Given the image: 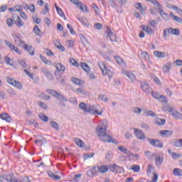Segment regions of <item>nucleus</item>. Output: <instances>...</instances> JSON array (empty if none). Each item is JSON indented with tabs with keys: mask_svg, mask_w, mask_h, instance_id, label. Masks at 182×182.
Listing matches in <instances>:
<instances>
[{
	"mask_svg": "<svg viewBox=\"0 0 182 182\" xmlns=\"http://www.w3.org/2000/svg\"><path fill=\"white\" fill-rule=\"evenodd\" d=\"M70 63L73 65V66H75V68H79V64L77 63V61L75 60L74 58H70Z\"/></svg>",
	"mask_w": 182,
	"mask_h": 182,
	"instance_id": "69168bd1",
	"label": "nucleus"
},
{
	"mask_svg": "<svg viewBox=\"0 0 182 182\" xmlns=\"http://www.w3.org/2000/svg\"><path fill=\"white\" fill-rule=\"evenodd\" d=\"M168 33H171V35H173L175 36H178V35H180V29L173 28H166L164 31V36H167Z\"/></svg>",
	"mask_w": 182,
	"mask_h": 182,
	"instance_id": "39448f33",
	"label": "nucleus"
},
{
	"mask_svg": "<svg viewBox=\"0 0 182 182\" xmlns=\"http://www.w3.org/2000/svg\"><path fill=\"white\" fill-rule=\"evenodd\" d=\"M37 105H38L39 107L43 109L44 110H48V105L43 102L38 101L37 102Z\"/></svg>",
	"mask_w": 182,
	"mask_h": 182,
	"instance_id": "c9c22d12",
	"label": "nucleus"
},
{
	"mask_svg": "<svg viewBox=\"0 0 182 182\" xmlns=\"http://www.w3.org/2000/svg\"><path fill=\"white\" fill-rule=\"evenodd\" d=\"M3 178L8 182H19V180L18 178L14 177V174L4 175Z\"/></svg>",
	"mask_w": 182,
	"mask_h": 182,
	"instance_id": "2eb2a0df",
	"label": "nucleus"
},
{
	"mask_svg": "<svg viewBox=\"0 0 182 182\" xmlns=\"http://www.w3.org/2000/svg\"><path fill=\"white\" fill-rule=\"evenodd\" d=\"M117 63H118V65H124V62H123V60L122 59V58L120 57H118V56H114Z\"/></svg>",
	"mask_w": 182,
	"mask_h": 182,
	"instance_id": "4d7b16f0",
	"label": "nucleus"
},
{
	"mask_svg": "<svg viewBox=\"0 0 182 182\" xmlns=\"http://www.w3.org/2000/svg\"><path fill=\"white\" fill-rule=\"evenodd\" d=\"M134 134L139 140H146V135H144V132H143L141 129L136 128L134 131Z\"/></svg>",
	"mask_w": 182,
	"mask_h": 182,
	"instance_id": "6e6552de",
	"label": "nucleus"
},
{
	"mask_svg": "<svg viewBox=\"0 0 182 182\" xmlns=\"http://www.w3.org/2000/svg\"><path fill=\"white\" fill-rule=\"evenodd\" d=\"M12 36L16 45H18V46H23L25 45V41L22 40V36L21 34H13Z\"/></svg>",
	"mask_w": 182,
	"mask_h": 182,
	"instance_id": "423d86ee",
	"label": "nucleus"
},
{
	"mask_svg": "<svg viewBox=\"0 0 182 182\" xmlns=\"http://www.w3.org/2000/svg\"><path fill=\"white\" fill-rule=\"evenodd\" d=\"M173 174L177 177H180L182 176V170L178 168H176L173 169Z\"/></svg>",
	"mask_w": 182,
	"mask_h": 182,
	"instance_id": "58836bf2",
	"label": "nucleus"
},
{
	"mask_svg": "<svg viewBox=\"0 0 182 182\" xmlns=\"http://www.w3.org/2000/svg\"><path fill=\"white\" fill-rule=\"evenodd\" d=\"M0 117L2 120H5L8 123H11V122H12V118H11V116H9V114L7 113H2L0 115Z\"/></svg>",
	"mask_w": 182,
	"mask_h": 182,
	"instance_id": "aec40b11",
	"label": "nucleus"
},
{
	"mask_svg": "<svg viewBox=\"0 0 182 182\" xmlns=\"http://www.w3.org/2000/svg\"><path fill=\"white\" fill-rule=\"evenodd\" d=\"M172 158L176 160V159H180L182 157V154H178V153H176V152H173L172 154Z\"/></svg>",
	"mask_w": 182,
	"mask_h": 182,
	"instance_id": "680f3d73",
	"label": "nucleus"
},
{
	"mask_svg": "<svg viewBox=\"0 0 182 182\" xmlns=\"http://www.w3.org/2000/svg\"><path fill=\"white\" fill-rule=\"evenodd\" d=\"M55 68L58 72H65V70H66V68H65V65H62V63L55 64Z\"/></svg>",
	"mask_w": 182,
	"mask_h": 182,
	"instance_id": "2f4dec72",
	"label": "nucleus"
},
{
	"mask_svg": "<svg viewBox=\"0 0 182 182\" xmlns=\"http://www.w3.org/2000/svg\"><path fill=\"white\" fill-rule=\"evenodd\" d=\"M44 52L45 53H46L47 56H53V55H55L53 54V52H52V50L48 48H46Z\"/></svg>",
	"mask_w": 182,
	"mask_h": 182,
	"instance_id": "774afa93",
	"label": "nucleus"
},
{
	"mask_svg": "<svg viewBox=\"0 0 182 182\" xmlns=\"http://www.w3.org/2000/svg\"><path fill=\"white\" fill-rule=\"evenodd\" d=\"M98 97L100 100H102L103 102H109V98L105 95H100Z\"/></svg>",
	"mask_w": 182,
	"mask_h": 182,
	"instance_id": "052dcab7",
	"label": "nucleus"
},
{
	"mask_svg": "<svg viewBox=\"0 0 182 182\" xmlns=\"http://www.w3.org/2000/svg\"><path fill=\"white\" fill-rule=\"evenodd\" d=\"M171 113L173 119H176V120L182 119V114L177 110L173 109Z\"/></svg>",
	"mask_w": 182,
	"mask_h": 182,
	"instance_id": "f3484780",
	"label": "nucleus"
},
{
	"mask_svg": "<svg viewBox=\"0 0 182 182\" xmlns=\"http://www.w3.org/2000/svg\"><path fill=\"white\" fill-rule=\"evenodd\" d=\"M74 141L77 146H78V147H81L82 149L85 147V142H83V141H82L80 139L75 138Z\"/></svg>",
	"mask_w": 182,
	"mask_h": 182,
	"instance_id": "c85d7f7f",
	"label": "nucleus"
},
{
	"mask_svg": "<svg viewBox=\"0 0 182 182\" xmlns=\"http://www.w3.org/2000/svg\"><path fill=\"white\" fill-rule=\"evenodd\" d=\"M170 5L168 3L166 4V6L170 9H173V11H176L180 15H182V9L181 8H178L176 6H168Z\"/></svg>",
	"mask_w": 182,
	"mask_h": 182,
	"instance_id": "bb28decb",
	"label": "nucleus"
},
{
	"mask_svg": "<svg viewBox=\"0 0 182 182\" xmlns=\"http://www.w3.org/2000/svg\"><path fill=\"white\" fill-rule=\"evenodd\" d=\"M48 176L51 178H54V180H60V176H58V175H55L52 171H48Z\"/></svg>",
	"mask_w": 182,
	"mask_h": 182,
	"instance_id": "ea45409f",
	"label": "nucleus"
},
{
	"mask_svg": "<svg viewBox=\"0 0 182 182\" xmlns=\"http://www.w3.org/2000/svg\"><path fill=\"white\" fill-rule=\"evenodd\" d=\"M155 161H156V166H157L158 167L161 166L163 163V157L156 156L155 157Z\"/></svg>",
	"mask_w": 182,
	"mask_h": 182,
	"instance_id": "72a5a7b5",
	"label": "nucleus"
},
{
	"mask_svg": "<svg viewBox=\"0 0 182 182\" xmlns=\"http://www.w3.org/2000/svg\"><path fill=\"white\" fill-rule=\"evenodd\" d=\"M170 16L173 19V21H176V22H178V23H182V18L175 16L173 13H170Z\"/></svg>",
	"mask_w": 182,
	"mask_h": 182,
	"instance_id": "473e14b6",
	"label": "nucleus"
},
{
	"mask_svg": "<svg viewBox=\"0 0 182 182\" xmlns=\"http://www.w3.org/2000/svg\"><path fill=\"white\" fill-rule=\"evenodd\" d=\"M23 48L25 49V50H27L28 52L29 55L31 56H33L35 55V48L32 47V46H29L24 43V45H23Z\"/></svg>",
	"mask_w": 182,
	"mask_h": 182,
	"instance_id": "f8f14e48",
	"label": "nucleus"
},
{
	"mask_svg": "<svg viewBox=\"0 0 182 182\" xmlns=\"http://www.w3.org/2000/svg\"><path fill=\"white\" fill-rule=\"evenodd\" d=\"M80 66L82 68V69H83L85 72H86V73H89V72H90V67H89L86 63H80Z\"/></svg>",
	"mask_w": 182,
	"mask_h": 182,
	"instance_id": "b1692460",
	"label": "nucleus"
},
{
	"mask_svg": "<svg viewBox=\"0 0 182 182\" xmlns=\"http://www.w3.org/2000/svg\"><path fill=\"white\" fill-rule=\"evenodd\" d=\"M95 167L97 173H107V171L109 170V166H107V165L97 166Z\"/></svg>",
	"mask_w": 182,
	"mask_h": 182,
	"instance_id": "ddd939ff",
	"label": "nucleus"
},
{
	"mask_svg": "<svg viewBox=\"0 0 182 182\" xmlns=\"http://www.w3.org/2000/svg\"><path fill=\"white\" fill-rule=\"evenodd\" d=\"M15 23L17 26H18V28H21V26H23L24 25L23 21L21 20V17L19 16H17V19L16 20Z\"/></svg>",
	"mask_w": 182,
	"mask_h": 182,
	"instance_id": "e433bc0d",
	"label": "nucleus"
},
{
	"mask_svg": "<svg viewBox=\"0 0 182 182\" xmlns=\"http://www.w3.org/2000/svg\"><path fill=\"white\" fill-rule=\"evenodd\" d=\"M122 73L125 76L129 77V79H130L131 82H134V80H136V75H134V74H133V73L126 70H123Z\"/></svg>",
	"mask_w": 182,
	"mask_h": 182,
	"instance_id": "9b49d317",
	"label": "nucleus"
},
{
	"mask_svg": "<svg viewBox=\"0 0 182 182\" xmlns=\"http://www.w3.org/2000/svg\"><path fill=\"white\" fill-rule=\"evenodd\" d=\"M18 63H19V65H21V66H22V68H28V69L31 68V66H28V65H26V63H25V61L22 59H18Z\"/></svg>",
	"mask_w": 182,
	"mask_h": 182,
	"instance_id": "37998d69",
	"label": "nucleus"
},
{
	"mask_svg": "<svg viewBox=\"0 0 182 182\" xmlns=\"http://www.w3.org/2000/svg\"><path fill=\"white\" fill-rule=\"evenodd\" d=\"M154 122L158 126H164L166 124V120L164 119L156 118Z\"/></svg>",
	"mask_w": 182,
	"mask_h": 182,
	"instance_id": "c756f323",
	"label": "nucleus"
},
{
	"mask_svg": "<svg viewBox=\"0 0 182 182\" xmlns=\"http://www.w3.org/2000/svg\"><path fill=\"white\" fill-rule=\"evenodd\" d=\"M4 42H5L6 45H7V46L9 47L10 49H11V50H14V52H16V53H18V55L22 54V52H21L18 48L14 46V44H12V43H11L8 41H5Z\"/></svg>",
	"mask_w": 182,
	"mask_h": 182,
	"instance_id": "4468645a",
	"label": "nucleus"
},
{
	"mask_svg": "<svg viewBox=\"0 0 182 182\" xmlns=\"http://www.w3.org/2000/svg\"><path fill=\"white\" fill-rule=\"evenodd\" d=\"M5 62L7 65H10V66H14V60H11V58L6 57Z\"/></svg>",
	"mask_w": 182,
	"mask_h": 182,
	"instance_id": "864d4df0",
	"label": "nucleus"
},
{
	"mask_svg": "<svg viewBox=\"0 0 182 182\" xmlns=\"http://www.w3.org/2000/svg\"><path fill=\"white\" fill-rule=\"evenodd\" d=\"M96 170H97L96 166H94L92 168L87 171V176H88V177H95V176L97 174V172L96 171Z\"/></svg>",
	"mask_w": 182,
	"mask_h": 182,
	"instance_id": "4be33fe9",
	"label": "nucleus"
},
{
	"mask_svg": "<svg viewBox=\"0 0 182 182\" xmlns=\"http://www.w3.org/2000/svg\"><path fill=\"white\" fill-rule=\"evenodd\" d=\"M154 55L156 58H167V56H168V54L167 53L161 51H154Z\"/></svg>",
	"mask_w": 182,
	"mask_h": 182,
	"instance_id": "6ab92c4d",
	"label": "nucleus"
},
{
	"mask_svg": "<svg viewBox=\"0 0 182 182\" xmlns=\"http://www.w3.org/2000/svg\"><path fill=\"white\" fill-rule=\"evenodd\" d=\"M39 118L41 119V120H42L43 122H48L49 121V118L48 117V116H46L45 114L43 113H41L39 114Z\"/></svg>",
	"mask_w": 182,
	"mask_h": 182,
	"instance_id": "c03bdc74",
	"label": "nucleus"
},
{
	"mask_svg": "<svg viewBox=\"0 0 182 182\" xmlns=\"http://www.w3.org/2000/svg\"><path fill=\"white\" fill-rule=\"evenodd\" d=\"M158 12L161 15V16L166 21H168V14L164 12V10H163V7L161 6V7H158Z\"/></svg>",
	"mask_w": 182,
	"mask_h": 182,
	"instance_id": "dca6fc26",
	"label": "nucleus"
},
{
	"mask_svg": "<svg viewBox=\"0 0 182 182\" xmlns=\"http://www.w3.org/2000/svg\"><path fill=\"white\" fill-rule=\"evenodd\" d=\"M77 20L80 22H81V23L82 25H85V26H89V22L87 21V20L85 18H80L78 17Z\"/></svg>",
	"mask_w": 182,
	"mask_h": 182,
	"instance_id": "a18cd8bd",
	"label": "nucleus"
},
{
	"mask_svg": "<svg viewBox=\"0 0 182 182\" xmlns=\"http://www.w3.org/2000/svg\"><path fill=\"white\" fill-rule=\"evenodd\" d=\"M41 72L48 77V79L52 80L53 76H52V73H50V71L46 68H41Z\"/></svg>",
	"mask_w": 182,
	"mask_h": 182,
	"instance_id": "5701e85b",
	"label": "nucleus"
},
{
	"mask_svg": "<svg viewBox=\"0 0 182 182\" xmlns=\"http://www.w3.org/2000/svg\"><path fill=\"white\" fill-rule=\"evenodd\" d=\"M118 150L122 153H124L125 154H130V151H129V149L124 146H119Z\"/></svg>",
	"mask_w": 182,
	"mask_h": 182,
	"instance_id": "79ce46f5",
	"label": "nucleus"
},
{
	"mask_svg": "<svg viewBox=\"0 0 182 182\" xmlns=\"http://www.w3.org/2000/svg\"><path fill=\"white\" fill-rule=\"evenodd\" d=\"M24 72H25L26 75H27V76L29 77L30 79H33V73H31L27 69H24Z\"/></svg>",
	"mask_w": 182,
	"mask_h": 182,
	"instance_id": "338daca9",
	"label": "nucleus"
},
{
	"mask_svg": "<svg viewBox=\"0 0 182 182\" xmlns=\"http://www.w3.org/2000/svg\"><path fill=\"white\" fill-rule=\"evenodd\" d=\"M14 87H16V89H22V84L18 81H15L14 84L13 85Z\"/></svg>",
	"mask_w": 182,
	"mask_h": 182,
	"instance_id": "0e129e2a",
	"label": "nucleus"
},
{
	"mask_svg": "<svg viewBox=\"0 0 182 182\" xmlns=\"http://www.w3.org/2000/svg\"><path fill=\"white\" fill-rule=\"evenodd\" d=\"M159 134L163 137H170L173 134V131L171 130H163L160 131Z\"/></svg>",
	"mask_w": 182,
	"mask_h": 182,
	"instance_id": "412c9836",
	"label": "nucleus"
},
{
	"mask_svg": "<svg viewBox=\"0 0 182 182\" xmlns=\"http://www.w3.org/2000/svg\"><path fill=\"white\" fill-rule=\"evenodd\" d=\"M39 97L41 98V99H43L44 100H50V96L49 95H46V94L45 93H41Z\"/></svg>",
	"mask_w": 182,
	"mask_h": 182,
	"instance_id": "bf43d9fd",
	"label": "nucleus"
},
{
	"mask_svg": "<svg viewBox=\"0 0 182 182\" xmlns=\"http://www.w3.org/2000/svg\"><path fill=\"white\" fill-rule=\"evenodd\" d=\"M98 65L100 67V69H101L102 75L104 76H108L109 79H111V77H113V73L112 72V70H110V69H107V68L106 67V64H105L104 63H99Z\"/></svg>",
	"mask_w": 182,
	"mask_h": 182,
	"instance_id": "20e7f679",
	"label": "nucleus"
},
{
	"mask_svg": "<svg viewBox=\"0 0 182 182\" xmlns=\"http://www.w3.org/2000/svg\"><path fill=\"white\" fill-rule=\"evenodd\" d=\"M173 108L171 106H165L162 107V110L164 112H168V113H171L173 112Z\"/></svg>",
	"mask_w": 182,
	"mask_h": 182,
	"instance_id": "09e8293b",
	"label": "nucleus"
},
{
	"mask_svg": "<svg viewBox=\"0 0 182 182\" xmlns=\"http://www.w3.org/2000/svg\"><path fill=\"white\" fill-rule=\"evenodd\" d=\"M131 170H132L134 173H139L140 171V166L139 165H132Z\"/></svg>",
	"mask_w": 182,
	"mask_h": 182,
	"instance_id": "8fccbe9b",
	"label": "nucleus"
},
{
	"mask_svg": "<svg viewBox=\"0 0 182 182\" xmlns=\"http://www.w3.org/2000/svg\"><path fill=\"white\" fill-rule=\"evenodd\" d=\"M79 108L82 110L84 113H90V114H98L102 116L103 114V109L98 111L96 109L95 105H86L85 102H80L79 105Z\"/></svg>",
	"mask_w": 182,
	"mask_h": 182,
	"instance_id": "f03ea898",
	"label": "nucleus"
},
{
	"mask_svg": "<svg viewBox=\"0 0 182 182\" xmlns=\"http://www.w3.org/2000/svg\"><path fill=\"white\" fill-rule=\"evenodd\" d=\"M77 8H80L82 12H87V7L82 4V2H80V4L77 5Z\"/></svg>",
	"mask_w": 182,
	"mask_h": 182,
	"instance_id": "5fc2aeb1",
	"label": "nucleus"
},
{
	"mask_svg": "<svg viewBox=\"0 0 182 182\" xmlns=\"http://www.w3.org/2000/svg\"><path fill=\"white\" fill-rule=\"evenodd\" d=\"M143 113H144V116H151V117H157L156 113H154V112H153L151 110L144 109L143 111Z\"/></svg>",
	"mask_w": 182,
	"mask_h": 182,
	"instance_id": "393cba45",
	"label": "nucleus"
},
{
	"mask_svg": "<svg viewBox=\"0 0 182 182\" xmlns=\"http://www.w3.org/2000/svg\"><path fill=\"white\" fill-rule=\"evenodd\" d=\"M46 93H48V95H51V96L56 97V99H58V100L60 102V106H61V107H65V105L63 102H68V100L65 98L62 94L53 90H46Z\"/></svg>",
	"mask_w": 182,
	"mask_h": 182,
	"instance_id": "7ed1b4c3",
	"label": "nucleus"
},
{
	"mask_svg": "<svg viewBox=\"0 0 182 182\" xmlns=\"http://www.w3.org/2000/svg\"><path fill=\"white\" fill-rule=\"evenodd\" d=\"M105 34L107 35V38H109L111 42H116V34L113 33L109 28H107Z\"/></svg>",
	"mask_w": 182,
	"mask_h": 182,
	"instance_id": "1a4fd4ad",
	"label": "nucleus"
},
{
	"mask_svg": "<svg viewBox=\"0 0 182 182\" xmlns=\"http://www.w3.org/2000/svg\"><path fill=\"white\" fill-rule=\"evenodd\" d=\"M56 11L58 14V15H60V16H61V18H63L65 19V21H66V16H65V13H63V11H62L60 9V8H59V6H58V5H56V4H55Z\"/></svg>",
	"mask_w": 182,
	"mask_h": 182,
	"instance_id": "cd10ccee",
	"label": "nucleus"
},
{
	"mask_svg": "<svg viewBox=\"0 0 182 182\" xmlns=\"http://www.w3.org/2000/svg\"><path fill=\"white\" fill-rule=\"evenodd\" d=\"M141 59H144V60H149V59H150V55H149V53L143 52L141 53Z\"/></svg>",
	"mask_w": 182,
	"mask_h": 182,
	"instance_id": "a19ab883",
	"label": "nucleus"
},
{
	"mask_svg": "<svg viewBox=\"0 0 182 182\" xmlns=\"http://www.w3.org/2000/svg\"><path fill=\"white\" fill-rule=\"evenodd\" d=\"M140 156H139L138 154H134L132 152H129V154H128V159L129 160H132L134 161H136L138 159H139Z\"/></svg>",
	"mask_w": 182,
	"mask_h": 182,
	"instance_id": "a878e982",
	"label": "nucleus"
},
{
	"mask_svg": "<svg viewBox=\"0 0 182 182\" xmlns=\"http://www.w3.org/2000/svg\"><path fill=\"white\" fill-rule=\"evenodd\" d=\"M173 64L170 62L166 63L164 64V65L162 68V71L164 73H168L170 72V70L171 69V66Z\"/></svg>",
	"mask_w": 182,
	"mask_h": 182,
	"instance_id": "a211bd4d",
	"label": "nucleus"
},
{
	"mask_svg": "<svg viewBox=\"0 0 182 182\" xmlns=\"http://www.w3.org/2000/svg\"><path fill=\"white\" fill-rule=\"evenodd\" d=\"M33 31L34 33H36V35H37L38 36H42V35H43V33H42V31L39 29V27L38 26H36L34 27Z\"/></svg>",
	"mask_w": 182,
	"mask_h": 182,
	"instance_id": "f704fd0d",
	"label": "nucleus"
},
{
	"mask_svg": "<svg viewBox=\"0 0 182 182\" xmlns=\"http://www.w3.org/2000/svg\"><path fill=\"white\" fill-rule=\"evenodd\" d=\"M141 87L143 92L146 93V95H151V92L153 90H151V87H150V85H149L146 82L141 83Z\"/></svg>",
	"mask_w": 182,
	"mask_h": 182,
	"instance_id": "9d476101",
	"label": "nucleus"
},
{
	"mask_svg": "<svg viewBox=\"0 0 182 182\" xmlns=\"http://www.w3.org/2000/svg\"><path fill=\"white\" fill-rule=\"evenodd\" d=\"M132 112H133V113H135L136 114H140V113H141V112H143V109H141V108H139L137 107H135L132 108Z\"/></svg>",
	"mask_w": 182,
	"mask_h": 182,
	"instance_id": "de8ad7c7",
	"label": "nucleus"
},
{
	"mask_svg": "<svg viewBox=\"0 0 182 182\" xmlns=\"http://www.w3.org/2000/svg\"><path fill=\"white\" fill-rule=\"evenodd\" d=\"M174 147H182V139L176 140L173 141Z\"/></svg>",
	"mask_w": 182,
	"mask_h": 182,
	"instance_id": "603ef678",
	"label": "nucleus"
},
{
	"mask_svg": "<svg viewBox=\"0 0 182 182\" xmlns=\"http://www.w3.org/2000/svg\"><path fill=\"white\" fill-rule=\"evenodd\" d=\"M107 120H102L96 127V134L98 139H100L101 141H104V143H116V140L110 135L107 134Z\"/></svg>",
	"mask_w": 182,
	"mask_h": 182,
	"instance_id": "f257e3e1",
	"label": "nucleus"
},
{
	"mask_svg": "<svg viewBox=\"0 0 182 182\" xmlns=\"http://www.w3.org/2000/svg\"><path fill=\"white\" fill-rule=\"evenodd\" d=\"M147 140L151 146H154V147H159L160 149L163 147V143H161L159 139L148 138Z\"/></svg>",
	"mask_w": 182,
	"mask_h": 182,
	"instance_id": "0eeeda50",
	"label": "nucleus"
},
{
	"mask_svg": "<svg viewBox=\"0 0 182 182\" xmlns=\"http://www.w3.org/2000/svg\"><path fill=\"white\" fill-rule=\"evenodd\" d=\"M143 31L146 32V33H149V35H151V34L154 33V31H153V29H151L149 26L146 27V26H143Z\"/></svg>",
	"mask_w": 182,
	"mask_h": 182,
	"instance_id": "4c0bfd02",
	"label": "nucleus"
},
{
	"mask_svg": "<svg viewBox=\"0 0 182 182\" xmlns=\"http://www.w3.org/2000/svg\"><path fill=\"white\" fill-rule=\"evenodd\" d=\"M95 156V153L85 154L83 155L84 160H87V159H92Z\"/></svg>",
	"mask_w": 182,
	"mask_h": 182,
	"instance_id": "6e6d98bb",
	"label": "nucleus"
},
{
	"mask_svg": "<svg viewBox=\"0 0 182 182\" xmlns=\"http://www.w3.org/2000/svg\"><path fill=\"white\" fill-rule=\"evenodd\" d=\"M36 144H38V143H40L41 146H43L45 143H46V141L45 140L44 138H42L41 139H37L34 141Z\"/></svg>",
	"mask_w": 182,
	"mask_h": 182,
	"instance_id": "13d9d810",
	"label": "nucleus"
},
{
	"mask_svg": "<svg viewBox=\"0 0 182 182\" xmlns=\"http://www.w3.org/2000/svg\"><path fill=\"white\" fill-rule=\"evenodd\" d=\"M18 182H31V179L28 176H24L21 179L17 178Z\"/></svg>",
	"mask_w": 182,
	"mask_h": 182,
	"instance_id": "e2e57ef3",
	"label": "nucleus"
},
{
	"mask_svg": "<svg viewBox=\"0 0 182 182\" xmlns=\"http://www.w3.org/2000/svg\"><path fill=\"white\" fill-rule=\"evenodd\" d=\"M51 127L55 129V130L59 131L60 130V127H59V124L56 122H50Z\"/></svg>",
	"mask_w": 182,
	"mask_h": 182,
	"instance_id": "49530a36",
	"label": "nucleus"
},
{
	"mask_svg": "<svg viewBox=\"0 0 182 182\" xmlns=\"http://www.w3.org/2000/svg\"><path fill=\"white\" fill-rule=\"evenodd\" d=\"M117 166V165H116V164H114L112 165H109L108 166V170H109L112 173H116Z\"/></svg>",
	"mask_w": 182,
	"mask_h": 182,
	"instance_id": "3c124183",
	"label": "nucleus"
},
{
	"mask_svg": "<svg viewBox=\"0 0 182 182\" xmlns=\"http://www.w3.org/2000/svg\"><path fill=\"white\" fill-rule=\"evenodd\" d=\"M71 80L75 85H78L79 86H82L83 85V81H82L80 79H78L77 77H72Z\"/></svg>",
	"mask_w": 182,
	"mask_h": 182,
	"instance_id": "7c9ffc66",
	"label": "nucleus"
}]
</instances>
